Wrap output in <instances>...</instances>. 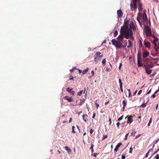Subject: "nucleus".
<instances>
[{"label": "nucleus", "instance_id": "f257e3e1", "mask_svg": "<svg viewBox=\"0 0 159 159\" xmlns=\"http://www.w3.org/2000/svg\"><path fill=\"white\" fill-rule=\"evenodd\" d=\"M120 34L117 38V42H120L121 43L123 41L124 37L127 39L130 38L132 40L134 39L133 34L131 35L128 32H126L121 30H120Z\"/></svg>", "mask_w": 159, "mask_h": 159}, {"label": "nucleus", "instance_id": "f03ea898", "mask_svg": "<svg viewBox=\"0 0 159 159\" xmlns=\"http://www.w3.org/2000/svg\"><path fill=\"white\" fill-rule=\"evenodd\" d=\"M127 41V40H125ZM112 44L114 46L116 49H120L122 48H125L127 46V43L126 42L125 44L123 45L122 43L120 42H117V40L115 39H113L111 40Z\"/></svg>", "mask_w": 159, "mask_h": 159}, {"label": "nucleus", "instance_id": "7ed1b4c3", "mask_svg": "<svg viewBox=\"0 0 159 159\" xmlns=\"http://www.w3.org/2000/svg\"><path fill=\"white\" fill-rule=\"evenodd\" d=\"M129 25V21L128 20L125 21L123 24V26L121 27L120 30H121L125 31L126 32H128L131 35L133 34V32L131 29H130L128 26Z\"/></svg>", "mask_w": 159, "mask_h": 159}, {"label": "nucleus", "instance_id": "20e7f679", "mask_svg": "<svg viewBox=\"0 0 159 159\" xmlns=\"http://www.w3.org/2000/svg\"><path fill=\"white\" fill-rule=\"evenodd\" d=\"M137 63L138 67H141L143 66L142 63L141 53L139 52L137 54Z\"/></svg>", "mask_w": 159, "mask_h": 159}, {"label": "nucleus", "instance_id": "39448f33", "mask_svg": "<svg viewBox=\"0 0 159 159\" xmlns=\"http://www.w3.org/2000/svg\"><path fill=\"white\" fill-rule=\"evenodd\" d=\"M145 34L147 36H152V32L151 29L148 26H146L145 28Z\"/></svg>", "mask_w": 159, "mask_h": 159}, {"label": "nucleus", "instance_id": "423d86ee", "mask_svg": "<svg viewBox=\"0 0 159 159\" xmlns=\"http://www.w3.org/2000/svg\"><path fill=\"white\" fill-rule=\"evenodd\" d=\"M152 37L154 38V39L152 41V43L154 45L155 47H157V44L158 41V39L157 37H156L153 35H152Z\"/></svg>", "mask_w": 159, "mask_h": 159}, {"label": "nucleus", "instance_id": "0eeeda50", "mask_svg": "<svg viewBox=\"0 0 159 159\" xmlns=\"http://www.w3.org/2000/svg\"><path fill=\"white\" fill-rule=\"evenodd\" d=\"M157 43L158 44V46L157 45V47L154 48L155 49V51L156 52V53H153V54H152V55L153 56H158V54H159V53L157 52H158L159 51V39H158V41Z\"/></svg>", "mask_w": 159, "mask_h": 159}, {"label": "nucleus", "instance_id": "6e6552de", "mask_svg": "<svg viewBox=\"0 0 159 159\" xmlns=\"http://www.w3.org/2000/svg\"><path fill=\"white\" fill-rule=\"evenodd\" d=\"M146 73L148 74H150L152 72V70L151 69H149L148 67V66H147L146 65H144Z\"/></svg>", "mask_w": 159, "mask_h": 159}, {"label": "nucleus", "instance_id": "1a4fd4ad", "mask_svg": "<svg viewBox=\"0 0 159 159\" xmlns=\"http://www.w3.org/2000/svg\"><path fill=\"white\" fill-rule=\"evenodd\" d=\"M144 44L145 46L149 49L151 48V46L150 43L148 41H146L145 40L144 41Z\"/></svg>", "mask_w": 159, "mask_h": 159}, {"label": "nucleus", "instance_id": "9d476101", "mask_svg": "<svg viewBox=\"0 0 159 159\" xmlns=\"http://www.w3.org/2000/svg\"><path fill=\"white\" fill-rule=\"evenodd\" d=\"M129 27L131 30L133 29L134 30L136 31V28L135 26L134 23L132 22H131L129 24Z\"/></svg>", "mask_w": 159, "mask_h": 159}, {"label": "nucleus", "instance_id": "9b49d317", "mask_svg": "<svg viewBox=\"0 0 159 159\" xmlns=\"http://www.w3.org/2000/svg\"><path fill=\"white\" fill-rule=\"evenodd\" d=\"M138 10L139 11H141L143 10L142 5L140 2V0L138 1Z\"/></svg>", "mask_w": 159, "mask_h": 159}, {"label": "nucleus", "instance_id": "f8f14e48", "mask_svg": "<svg viewBox=\"0 0 159 159\" xmlns=\"http://www.w3.org/2000/svg\"><path fill=\"white\" fill-rule=\"evenodd\" d=\"M127 118H128V120L127 121V123H131L132 122L133 116H130L129 117H128V116H127L125 117V119H126Z\"/></svg>", "mask_w": 159, "mask_h": 159}, {"label": "nucleus", "instance_id": "ddd939ff", "mask_svg": "<svg viewBox=\"0 0 159 159\" xmlns=\"http://www.w3.org/2000/svg\"><path fill=\"white\" fill-rule=\"evenodd\" d=\"M117 14L118 18H121L122 16L123 13L120 9L117 10Z\"/></svg>", "mask_w": 159, "mask_h": 159}, {"label": "nucleus", "instance_id": "4468645a", "mask_svg": "<svg viewBox=\"0 0 159 159\" xmlns=\"http://www.w3.org/2000/svg\"><path fill=\"white\" fill-rule=\"evenodd\" d=\"M142 18L143 21H147V17L146 13L143 11V13L142 15Z\"/></svg>", "mask_w": 159, "mask_h": 159}, {"label": "nucleus", "instance_id": "2eb2a0df", "mask_svg": "<svg viewBox=\"0 0 159 159\" xmlns=\"http://www.w3.org/2000/svg\"><path fill=\"white\" fill-rule=\"evenodd\" d=\"M149 52L146 51H144L143 53V57L145 58L148 56L149 55Z\"/></svg>", "mask_w": 159, "mask_h": 159}, {"label": "nucleus", "instance_id": "dca6fc26", "mask_svg": "<svg viewBox=\"0 0 159 159\" xmlns=\"http://www.w3.org/2000/svg\"><path fill=\"white\" fill-rule=\"evenodd\" d=\"M63 98L64 99L67 100L69 102H71L73 101V99L69 97L68 96H65Z\"/></svg>", "mask_w": 159, "mask_h": 159}, {"label": "nucleus", "instance_id": "f3484780", "mask_svg": "<svg viewBox=\"0 0 159 159\" xmlns=\"http://www.w3.org/2000/svg\"><path fill=\"white\" fill-rule=\"evenodd\" d=\"M121 145V144L120 143H119L116 146L114 150V152H116L118 151V150L119 148L120 147V145Z\"/></svg>", "mask_w": 159, "mask_h": 159}, {"label": "nucleus", "instance_id": "a211bd4d", "mask_svg": "<svg viewBox=\"0 0 159 159\" xmlns=\"http://www.w3.org/2000/svg\"><path fill=\"white\" fill-rule=\"evenodd\" d=\"M66 91L69 92L70 93H71L72 95H73L75 93V92L72 90V89H70L69 88L66 89Z\"/></svg>", "mask_w": 159, "mask_h": 159}, {"label": "nucleus", "instance_id": "6ab92c4d", "mask_svg": "<svg viewBox=\"0 0 159 159\" xmlns=\"http://www.w3.org/2000/svg\"><path fill=\"white\" fill-rule=\"evenodd\" d=\"M101 54V52H97L95 53V56L96 57H103V55L102 54Z\"/></svg>", "mask_w": 159, "mask_h": 159}, {"label": "nucleus", "instance_id": "aec40b11", "mask_svg": "<svg viewBox=\"0 0 159 159\" xmlns=\"http://www.w3.org/2000/svg\"><path fill=\"white\" fill-rule=\"evenodd\" d=\"M128 45L127 46L128 48H129L133 46V44L132 43L131 41L130 40H128Z\"/></svg>", "mask_w": 159, "mask_h": 159}, {"label": "nucleus", "instance_id": "412c9836", "mask_svg": "<svg viewBox=\"0 0 159 159\" xmlns=\"http://www.w3.org/2000/svg\"><path fill=\"white\" fill-rule=\"evenodd\" d=\"M99 60V57L95 56V57L94 58V60L96 64L98 63Z\"/></svg>", "mask_w": 159, "mask_h": 159}, {"label": "nucleus", "instance_id": "4be33fe9", "mask_svg": "<svg viewBox=\"0 0 159 159\" xmlns=\"http://www.w3.org/2000/svg\"><path fill=\"white\" fill-rule=\"evenodd\" d=\"M143 60L146 63H149L150 62V59L148 57L146 58L145 59H143Z\"/></svg>", "mask_w": 159, "mask_h": 159}, {"label": "nucleus", "instance_id": "5701e85b", "mask_svg": "<svg viewBox=\"0 0 159 159\" xmlns=\"http://www.w3.org/2000/svg\"><path fill=\"white\" fill-rule=\"evenodd\" d=\"M89 70V68L88 67L86 68L83 70V71L82 72V74L84 75Z\"/></svg>", "mask_w": 159, "mask_h": 159}, {"label": "nucleus", "instance_id": "b1692460", "mask_svg": "<svg viewBox=\"0 0 159 159\" xmlns=\"http://www.w3.org/2000/svg\"><path fill=\"white\" fill-rule=\"evenodd\" d=\"M65 149L67 151L69 154H70V152H71V150L70 149L68 148V147H65Z\"/></svg>", "mask_w": 159, "mask_h": 159}, {"label": "nucleus", "instance_id": "393cba45", "mask_svg": "<svg viewBox=\"0 0 159 159\" xmlns=\"http://www.w3.org/2000/svg\"><path fill=\"white\" fill-rule=\"evenodd\" d=\"M80 103L78 104L79 105H82V104H83V103H84V101L83 99H80Z\"/></svg>", "mask_w": 159, "mask_h": 159}, {"label": "nucleus", "instance_id": "a878e982", "mask_svg": "<svg viewBox=\"0 0 159 159\" xmlns=\"http://www.w3.org/2000/svg\"><path fill=\"white\" fill-rule=\"evenodd\" d=\"M118 32L117 30H116L115 31L114 34V37H116V36L118 35Z\"/></svg>", "mask_w": 159, "mask_h": 159}, {"label": "nucleus", "instance_id": "bb28decb", "mask_svg": "<svg viewBox=\"0 0 159 159\" xmlns=\"http://www.w3.org/2000/svg\"><path fill=\"white\" fill-rule=\"evenodd\" d=\"M83 91V90H82L80 91L79 92H78L77 93V95L78 96H81L82 93Z\"/></svg>", "mask_w": 159, "mask_h": 159}, {"label": "nucleus", "instance_id": "cd10ccee", "mask_svg": "<svg viewBox=\"0 0 159 159\" xmlns=\"http://www.w3.org/2000/svg\"><path fill=\"white\" fill-rule=\"evenodd\" d=\"M107 135L106 134L105 135H104L102 138V140H104L105 139L107 138Z\"/></svg>", "mask_w": 159, "mask_h": 159}, {"label": "nucleus", "instance_id": "c85d7f7f", "mask_svg": "<svg viewBox=\"0 0 159 159\" xmlns=\"http://www.w3.org/2000/svg\"><path fill=\"white\" fill-rule=\"evenodd\" d=\"M147 103V102L144 103H143L141 105V106L143 107H145L146 106V104Z\"/></svg>", "mask_w": 159, "mask_h": 159}, {"label": "nucleus", "instance_id": "c756f323", "mask_svg": "<svg viewBox=\"0 0 159 159\" xmlns=\"http://www.w3.org/2000/svg\"><path fill=\"white\" fill-rule=\"evenodd\" d=\"M153 151V148L152 149H150L147 153L148 154V155L150 152H152Z\"/></svg>", "mask_w": 159, "mask_h": 159}, {"label": "nucleus", "instance_id": "7c9ffc66", "mask_svg": "<svg viewBox=\"0 0 159 159\" xmlns=\"http://www.w3.org/2000/svg\"><path fill=\"white\" fill-rule=\"evenodd\" d=\"M75 128V127L74 126H72V133H75V131L74 128Z\"/></svg>", "mask_w": 159, "mask_h": 159}, {"label": "nucleus", "instance_id": "2f4dec72", "mask_svg": "<svg viewBox=\"0 0 159 159\" xmlns=\"http://www.w3.org/2000/svg\"><path fill=\"white\" fill-rule=\"evenodd\" d=\"M122 104L123 105V106L125 107L126 105V103L125 100H123L122 102Z\"/></svg>", "mask_w": 159, "mask_h": 159}, {"label": "nucleus", "instance_id": "473e14b6", "mask_svg": "<svg viewBox=\"0 0 159 159\" xmlns=\"http://www.w3.org/2000/svg\"><path fill=\"white\" fill-rule=\"evenodd\" d=\"M140 19L139 18V17H137V20L138 21L139 24L140 25H141L142 24L140 21Z\"/></svg>", "mask_w": 159, "mask_h": 159}, {"label": "nucleus", "instance_id": "72a5a7b5", "mask_svg": "<svg viewBox=\"0 0 159 159\" xmlns=\"http://www.w3.org/2000/svg\"><path fill=\"white\" fill-rule=\"evenodd\" d=\"M92 73V75L90 76V78L93 77L94 75V72L93 70H92L91 71Z\"/></svg>", "mask_w": 159, "mask_h": 159}, {"label": "nucleus", "instance_id": "f704fd0d", "mask_svg": "<svg viewBox=\"0 0 159 159\" xmlns=\"http://www.w3.org/2000/svg\"><path fill=\"white\" fill-rule=\"evenodd\" d=\"M132 150H133V148L132 147H131L129 148V153H132Z\"/></svg>", "mask_w": 159, "mask_h": 159}, {"label": "nucleus", "instance_id": "c9c22d12", "mask_svg": "<svg viewBox=\"0 0 159 159\" xmlns=\"http://www.w3.org/2000/svg\"><path fill=\"white\" fill-rule=\"evenodd\" d=\"M123 116L122 115V116H121L120 117V118H119L118 119V121H120L123 118Z\"/></svg>", "mask_w": 159, "mask_h": 159}, {"label": "nucleus", "instance_id": "e433bc0d", "mask_svg": "<svg viewBox=\"0 0 159 159\" xmlns=\"http://www.w3.org/2000/svg\"><path fill=\"white\" fill-rule=\"evenodd\" d=\"M129 134V133H128L126 134L125 136V138L124 139L125 140H126L127 139V137L128 136Z\"/></svg>", "mask_w": 159, "mask_h": 159}, {"label": "nucleus", "instance_id": "4c0bfd02", "mask_svg": "<svg viewBox=\"0 0 159 159\" xmlns=\"http://www.w3.org/2000/svg\"><path fill=\"white\" fill-rule=\"evenodd\" d=\"M119 82L120 83V86L122 85V82L121 80L120 79H119Z\"/></svg>", "mask_w": 159, "mask_h": 159}, {"label": "nucleus", "instance_id": "58836bf2", "mask_svg": "<svg viewBox=\"0 0 159 159\" xmlns=\"http://www.w3.org/2000/svg\"><path fill=\"white\" fill-rule=\"evenodd\" d=\"M106 58H104L103 59L102 61V63L103 64H105L106 63Z\"/></svg>", "mask_w": 159, "mask_h": 159}, {"label": "nucleus", "instance_id": "ea45409f", "mask_svg": "<svg viewBox=\"0 0 159 159\" xmlns=\"http://www.w3.org/2000/svg\"><path fill=\"white\" fill-rule=\"evenodd\" d=\"M93 144H91V146L90 147V149L91 150L92 152H93Z\"/></svg>", "mask_w": 159, "mask_h": 159}, {"label": "nucleus", "instance_id": "a19ab883", "mask_svg": "<svg viewBox=\"0 0 159 159\" xmlns=\"http://www.w3.org/2000/svg\"><path fill=\"white\" fill-rule=\"evenodd\" d=\"M84 116H87V115H83L82 116V117L83 118V119L84 120L85 122H86L87 121H86V120L84 119Z\"/></svg>", "mask_w": 159, "mask_h": 159}, {"label": "nucleus", "instance_id": "79ce46f5", "mask_svg": "<svg viewBox=\"0 0 159 159\" xmlns=\"http://www.w3.org/2000/svg\"><path fill=\"white\" fill-rule=\"evenodd\" d=\"M143 14H142V13L139 12L138 14V15L139 17H140L141 16H142Z\"/></svg>", "mask_w": 159, "mask_h": 159}, {"label": "nucleus", "instance_id": "37998d69", "mask_svg": "<svg viewBox=\"0 0 159 159\" xmlns=\"http://www.w3.org/2000/svg\"><path fill=\"white\" fill-rule=\"evenodd\" d=\"M96 102H97V100L96 101L95 104L96 105V106L97 107V109H98V107H99V105Z\"/></svg>", "mask_w": 159, "mask_h": 159}, {"label": "nucleus", "instance_id": "c03bdc74", "mask_svg": "<svg viewBox=\"0 0 159 159\" xmlns=\"http://www.w3.org/2000/svg\"><path fill=\"white\" fill-rule=\"evenodd\" d=\"M129 92V97H130L131 94L130 90L129 89H128Z\"/></svg>", "mask_w": 159, "mask_h": 159}, {"label": "nucleus", "instance_id": "a18cd8bd", "mask_svg": "<svg viewBox=\"0 0 159 159\" xmlns=\"http://www.w3.org/2000/svg\"><path fill=\"white\" fill-rule=\"evenodd\" d=\"M120 125V123L119 122H117L116 123V125H117V128L118 129L119 128V126Z\"/></svg>", "mask_w": 159, "mask_h": 159}, {"label": "nucleus", "instance_id": "49530a36", "mask_svg": "<svg viewBox=\"0 0 159 159\" xmlns=\"http://www.w3.org/2000/svg\"><path fill=\"white\" fill-rule=\"evenodd\" d=\"M144 65H146L147 66H148V67L149 68V66H150L151 68H152L151 66L148 64V63H146L145 64H144Z\"/></svg>", "mask_w": 159, "mask_h": 159}, {"label": "nucleus", "instance_id": "de8ad7c7", "mask_svg": "<svg viewBox=\"0 0 159 159\" xmlns=\"http://www.w3.org/2000/svg\"><path fill=\"white\" fill-rule=\"evenodd\" d=\"M120 90H121V92H123V89H122V85L120 86Z\"/></svg>", "mask_w": 159, "mask_h": 159}, {"label": "nucleus", "instance_id": "09e8293b", "mask_svg": "<svg viewBox=\"0 0 159 159\" xmlns=\"http://www.w3.org/2000/svg\"><path fill=\"white\" fill-rule=\"evenodd\" d=\"M142 90H139L138 93V95H139L140 94H141V93H142Z\"/></svg>", "mask_w": 159, "mask_h": 159}, {"label": "nucleus", "instance_id": "8fccbe9b", "mask_svg": "<svg viewBox=\"0 0 159 159\" xmlns=\"http://www.w3.org/2000/svg\"><path fill=\"white\" fill-rule=\"evenodd\" d=\"M95 116H96V113H94L93 115V116H92V118L93 119H94L95 118Z\"/></svg>", "mask_w": 159, "mask_h": 159}, {"label": "nucleus", "instance_id": "3c124183", "mask_svg": "<svg viewBox=\"0 0 159 159\" xmlns=\"http://www.w3.org/2000/svg\"><path fill=\"white\" fill-rule=\"evenodd\" d=\"M155 157H156V159H159V156L158 154H157L156 156Z\"/></svg>", "mask_w": 159, "mask_h": 159}, {"label": "nucleus", "instance_id": "603ef678", "mask_svg": "<svg viewBox=\"0 0 159 159\" xmlns=\"http://www.w3.org/2000/svg\"><path fill=\"white\" fill-rule=\"evenodd\" d=\"M93 132V130H92V129H91L90 130V133L91 134H92Z\"/></svg>", "mask_w": 159, "mask_h": 159}, {"label": "nucleus", "instance_id": "864d4df0", "mask_svg": "<svg viewBox=\"0 0 159 159\" xmlns=\"http://www.w3.org/2000/svg\"><path fill=\"white\" fill-rule=\"evenodd\" d=\"M106 43V40H103V41L102 42V43L101 45H102L103 44V43Z\"/></svg>", "mask_w": 159, "mask_h": 159}, {"label": "nucleus", "instance_id": "5fc2aeb1", "mask_svg": "<svg viewBox=\"0 0 159 159\" xmlns=\"http://www.w3.org/2000/svg\"><path fill=\"white\" fill-rule=\"evenodd\" d=\"M139 42H140V45L141 46V47H142V41H141V40H139Z\"/></svg>", "mask_w": 159, "mask_h": 159}, {"label": "nucleus", "instance_id": "6e6d98bb", "mask_svg": "<svg viewBox=\"0 0 159 159\" xmlns=\"http://www.w3.org/2000/svg\"><path fill=\"white\" fill-rule=\"evenodd\" d=\"M155 93L152 95V97L153 98H155L156 96V95H155Z\"/></svg>", "mask_w": 159, "mask_h": 159}, {"label": "nucleus", "instance_id": "4d7b16f0", "mask_svg": "<svg viewBox=\"0 0 159 159\" xmlns=\"http://www.w3.org/2000/svg\"><path fill=\"white\" fill-rule=\"evenodd\" d=\"M70 77H71L69 78V80H73V77H71V76H70Z\"/></svg>", "mask_w": 159, "mask_h": 159}, {"label": "nucleus", "instance_id": "13d9d810", "mask_svg": "<svg viewBox=\"0 0 159 159\" xmlns=\"http://www.w3.org/2000/svg\"><path fill=\"white\" fill-rule=\"evenodd\" d=\"M109 121L110 123V125H111V118H109Z\"/></svg>", "mask_w": 159, "mask_h": 159}, {"label": "nucleus", "instance_id": "bf43d9fd", "mask_svg": "<svg viewBox=\"0 0 159 159\" xmlns=\"http://www.w3.org/2000/svg\"><path fill=\"white\" fill-rule=\"evenodd\" d=\"M72 119L71 118H70V120H69V123H71V121H72Z\"/></svg>", "mask_w": 159, "mask_h": 159}, {"label": "nucleus", "instance_id": "052dcab7", "mask_svg": "<svg viewBox=\"0 0 159 159\" xmlns=\"http://www.w3.org/2000/svg\"><path fill=\"white\" fill-rule=\"evenodd\" d=\"M121 66H122V64H121V63H120V66H119V69L120 70Z\"/></svg>", "mask_w": 159, "mask_h": 159}, {"label": "nucleus", "instance_id": "680f3d73", "mask_svg": "<svg viewBox=\"0 0 159 159\" xmlns=\"http://www.w3.org/2000/svg\"><path fill=\"white\" fill-rule=\"evenodd\" d=\"M151 89H150V90L149 91H148V92L147 93V94H149V93H151Z\"/></svg>", "mask_w": 159, "mask_h": 159}, {"label": "nucleus", "instance_id": "e2e57ef3", "mask_svg": "<svg viewBox=\"0 0 159 159\" xmlns=\"http://www.w3.org/2000/svg\"><path fill=\"white\" fill-rule=\"evenodd\" d=\"M67 122H68V121H63L62 122V124H64V123H67Z\"/></svg>", "mask_w": 159, "mask_h": 159}, {"label": "nucleus", "instance_id": "0e129e2a", "mask_svg": "<svg viewBox=\"0 0 159 159\" xmlns=\"http://www.w3.org/2000/svg\"><path fill=\"white\" fill-rule=\"evenodd\" d=\"M125 155H122V159H125Z\"/></svg>", "mask_w": 159, "mask_h": 159}, {"label": "nucleus", "instance_id": "69168bd1", "mask_svg": "<svg viewBox=\"0 0 159 159\" xmlns=\"http://www.w3.org/2000/svg\"><path fill=\"white\" fill-rule=\"evenodd\" d=\"M109 102V101H108L107 102H106L105 103V105H107L108 104V103Z\"/></svg>", "mask_w": 159, "mask_h": 159}, {"label": "nucleus", "instance_id": "338daca9", "mask_svg": "<svg viewBox=\"0 0 159 159\" xmlns=\"http://www.w3.org/2000/svg\"><path fill=\"white\" fill-rule=\"evenodd\" d=\"M152 118H150V120H149V123H151V122H152Z\"/></svg>", "mask_w": 159, "mask_h": 159}, {"label": "nucleus", "instance_id": "774afa93", "mask_svg": "<svg viewBox=\"0 0 159 159\" xmlns=\"http://www.w3.org/2000/svg\"><path fill=\"white\" fill-rule=\"evenodd\" d=\"M159 140V139H158L156 140L155 142V143H158V142Z\"/></svg>", "mask_w": 159, "mask_h": 159}]
</instances>
